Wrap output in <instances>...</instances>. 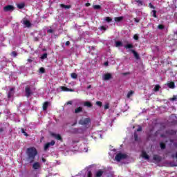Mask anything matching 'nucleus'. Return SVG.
<instances>
[{
  "label": "nucleus",
  "instance_id": "f257e3e1",
  "mask_svg": "<svg viewBox=\"0 0 177 177\" xmlns=\"http://www.w3.org/2000/svg\"><path fill=\"white\" fill-rule=\"evenodd\" d=\"M26 161L29 162V164H32V162H34V160H35V157L37 156V154H38V151H37V149L34 147L28 148L26 150Z\"/></svg>",
  "mask_w": 177,
  "mask_h": 177
},
{
  "label": "nucleus",
  "instance_id": "f03ea898",
  "mask_svg": "<svg viewBox=\"0 0 177 177\" xmlns=\"http://www.w3.org/2000/svg\"><path fill=\"white\" fill-rule=\"evenodd\" d=\"M126 158H128V155H127L126 153H118L115 158V160L118 161V162H120L121 160H125Z\"/></svg>",
  "mask_w": 177,
  "mask_h": 177
},
{
  "label": "nucleus",
  "instance_id": "7ed1b4c3",
  "mask_svg": "<svg viewBox=\"0 0 177 177\" xmlns=\"http://www.w3.org/2000/svg\"><path fill=\"white\" fill-rule=\"evenodd\" d=\"M91 118H89L81 119L79 121L80 125H83V126L88 125V124H91Z\"/></svg>",
  "mask_w": 177,
  "mask_h": 177
},
{
  "label": "nucleus",
  "instance_id": "20e7f679",
  "mask_svg": "<svg viewBox=\"0 0 177 177\" xmlns=\"http://www.w3.org/2000/svg\"><path fill=\"white\" fill-rule=\"evenodd\" d=\"M21 23L25 26V27H27L28 28H30V27L32 26L31 22H30L27 18H24L21 21Z\"/></svg>",
  "mask_w": 177,
  "mask_h": 177
},
{
  "label": "nucleus",
  "instance_id": "39448f33",
  "mask_svg": "<svg viewBox=\"0 0 177 177\" xmlns=\"http://www.w3.org/2000/svg\"><path fill=\"white\" fill-rule=\"evenodd\" d=\"M4 12H13L15 10V7L13 6H6L3 8Z\"/></svg>",
  "mask_w": 177,
  "mask_h": 177
},
{
  "label": "nucleus",
  "instance_id": "423d86ee",
  "mask_svg": "<svg viewBox=\"0 0 177 177\" xmlns=\"http://www.w3.org/2000/svg\"><path fill=\"white\" fill-rule=\"evenodd\" d=\"M25 92H26V96L27 97H30V96H31V95H32V92H31V88L30 86L26 87Z\"/></svg>",
  "mask_w": 177,
  "mask_h": 177
},
{
  "label": "nucleus",
  "instance_id": "0eeeda50",
  "mask_svg": "<svg viewBox=\"0 0 177 177\" xmlns=\"http://www.w3.org/2000/svg\"><path fill=\"white\" fill-rule=\"evenodd\" d=\"M55 140H52L50 142H48L47 144H46L44 146L45 151H46V150H48V149H49L50 146H55Z\"/></svg>",
  "mask_w": 177,
  "mask_h": 177
},
{
  "label": "nucleus",
  "instance_id": "6e6552de",
  "mask_svg": "<svg viewBox=\"0 0 177 177\" xmlns=\"http://www.w3.org/2000/svg\"><path fill=\"white\" fill-rule=\"evenodd\" d=\"M169 122L171 124H176L177 117L175 115H171L169 119Z\"/></svg>",
  "mask_w": 177,
  "mask_h": 177
},
{
  "label": "nucleus",
  "instance_id": "1a4fd4ad",
  "mask_svg": "<svg viewBox=\"0 0 177 177\" xmlns=\"http://www.w3.org/2000/svg\"><path fill=\"white\" fill-rule=\"evenodd\" d=\"M111 78H112V76L110 73H106L102 77V80L104 81H109V80H111Z\"/></svg>",
  "mask_w": 177,
  "mask_h": 177
},
{
  "label": "nucleus",
  "instance_id": "9d476101",
  "mask_svg": "<svg viewBox=\"0 0 177 177\" xmlns=\"http://www.w3.org/2000/svg\"><path fill=\"white\" fill-rule=\"evenodd\" d=\"M165 86L170 88V89H174L175 88V83L174 82H168Z\"/></svg>",
  "mask_w": 177,
  "mask_h": 177
},
{
  "label": "nucleus",
  "instance_id": "9b49d317",
  "mask_svg": "<svg viewBox=\"0 0 177 177\" xmlns=\"http://www.w3.org/2000/svg\"><path fill=\"white\" fill-rule=\"evenodd\" d=\"M32 168L33 169H39V168H41V163L39 162H35L32 165Z\"/></svg>",
  "mask_w": 177,
  "mask_h": 177
},
{
  "label": "nucleus",
  "instance_id": "f8f14e48",
  "mask_svg": "<svg viewBox=\"0 0 177 177\" xmlns=\"http://www.w3.org/2000/svg\"><path fill=\"white\" fill-rule=\"evenodd\" d=\"M81 131H83L82 128H75L73 129V133H82Z\"/></svg>",
  "mask_w": 177,
  "mask_h": 177
},
{
  "label": "nucleus",
  "instance_id": "ddd939ff",
  "mask_svg": "<svg viewBox=\"0 0 177 177\" xmlns=\"http://www.w3.org/2000/svg\"><path fill=\"white\" fill-rule=\"evenodd\" d=\"M61 89H62V91H64L65 92H74V89L68 88L65 86H61Z\"/></svg>",
  "mask_w": 177,
  "mask_h": 177
},
{
  "label": "nucleus",
  "instance_id": "4468645a",
  "mask_svg": "<svg viewBox=\"0 0 177 177\" xmlns=\"http://www.w3.org/2000/svg\"><path fill=\"white\" fill-rule=\"evenodd\" d=\"M51 135L55 138L57 140H62V136H60V134H56L55 133H52Z\"/></svg>",
  "mask_w": 177,
  "mask_h": 177
},
{
  "label": "nucleus",
  "instance_id": "2eb2a0df",
  "mask_svg": "<svg viewBox=\"0 0 177 177\" xmlns=\"http://www.w3.org/2000/svg\"><path fill=\"white\" fill-rule=\"evenodd\" d=\"M131 52H132L136 60H139V59H140V57H139V54H138L136 51H135V50H131Z\"/></svg>",
  "mask_w": 177,
  "mask_h": 177
},
{
  "label": "nucleus",
  "instance_id": "dca6fc26",
  "mask_svg": "<svg viewBox=\"0 0 177 177\" xmlns=\"http://www.w3.org/2000/svg\"><path fill=\"white\" fill-rule=\"evenodd\" d=\"M15 91V88H10V92L8 94V99H10V97L13 96V94L15 93V91Z\"/></svg>",
  "mask_w": 177,
  "mask_h": 177
},
{
  "label": "nucleus",
  "instance_id": "f3484780",
  "mask_svg": "<svg viewBox=\"0 0 177 177\" xmlns=\"http://www.w3.org/2000/svg\"><path fill=\"white\" fill-rule=\"evenodd\" d=\"M49 106V102H46L44 103L43 104V110L45 111L48 109V107Z\"/></svg>",
  "mask_w": 177,
  "mask_h": 177
},
{
  "label": "nucleus",
  "instance_id": "a211bd4d",
  "mask_svg": "<svg viewBox=\"0 0 177 177\" xmlns=\"http://www.w3.org/2000/svg\"><path fill=\"white\" fill-rule=\"evenodd\" d=\"M142 158H145V160H149L150 157L149 156V155H147V153L142 151Z\"/></svg>",
  "mask_w": 177,
  "mask_h": 177
},
{
  "label": "nucleus",
  "instance_id": "6ab92c4d",
  "mask_svg": "<svg viewBox=\"0 0 177 177\" xmlns=\"http://www.w3.org/2000/svg\"><path fill=\"white\" fill-rule=\"evenodd\" d=\"M153 159L155 161H161V157H160V156H158V155H154L153 157Z\"/></svg>",
  "mask_w": 177,
  "mask_h": 177
},
{
  "label": "nucleus",
  "instance_id": "aec40b11",
  "mask_svg": "<svg viewBox=\"0 0 177 177\" xmlns=\"http://www.w3.org/2000/svg\"><path fill=\"white\" fill-rule=\"evenodd\" d=\"M102 175H103V171H102V170L97 171L95 174L96 177H100V176H102Z\"/></svg>",
  "mask_w": 177,
  "mask_h": 177
},
{
  "label": "nucleus",
  "instance_id": "412c9836",
  "mask_svg": "<svg viewBox=\"0 0 177 177\" xmlns=\"http://www.w3.org/2000/svg\"><path fill=\"white\" fill-rule=\"evenodd\" d=\"M84 106L86 107H92V103H91L89 101H86L84 104Z\"/></svg>",
  "mask_w": 177,
  "mask_h": 177
},
{
  "label": "nucleus",
  "instance_id": "4be33fe9",
  "mask_svg": "<svg viewBox=\"0 0 177 177\" xmlns=\"http://www.w3.org/2000/svg\"><path fill=\"white\" fill-rule=\"evenodd\" d=\"M17 6L18 9H23L24 6H26V5L24 4V3H18Z\"/></svg>",
  "mask_w": 177,
  "mask_h": 177
},
{
  "label": "nucleus",
  "instance_id": "5701e85b",
  "mask_svg": "<svg viewBox=\"0 0 177 177\" xmlns=\"http://www.w3.org/2000/svg\"><path fill=\"white\" fill-rule=\"evenodd\" d=\"M93 8L95 10H100V9H102V6H100V5H94Z\"/></svg>",
  "mask_w": 177,
  "mask_h": 177
},
{
  "label": "nucleus",
  "instance_id": "b1692460",
  "mask_svg": "<svg viewBox=\"0 0 177 177\" xmlns=\"http://www.w3.org/2000/svg\"><path fill=\"white\" fill-rule=\"evenodd\" d=\"M81 111H82V107H81V106L77 108V109L75 110V113L76 114H78V113H81Z\"/></svg>",
  "mask_w": 177,
  "mask_h": 177
},
{
  "label": "nucleus",
  "instance_id": "393cba45",
  "mask_svg": "<svg viewBox=\"0 0 177 177\" xmlns=\"http://www.w3.org/2000/svg\"><path fill=\"white\" fill-rule=\"evenodd\" d=\"M167 133H169V135H176V131L174 130H169L167 131Z\"/></svg>",
  "mask_w": 177,
  "mask_h": 177
},
{
  "label": "nucleus",
  "instance_id": "a878e982",
  "mask_svg": "<svg viewBox=\"0 0 177 177\" xmlns=\"http://www.w3.org/2000/svg\"><path fill=\"white\" fill-rule=\"evenodd\" d=\"M61 8H64V9H70L71 8V6L68 5H64V4H61L60 5Z\"/></svg>",
  "mask_w": 177,
  "mask_h": 177
},
{
  "label": "nucleus",
  "instance_id": "bb28decb",
  "mask_svg": "<svg viewBox=\"0 0 177 177\" xmlns=\"http://www.w3.org/2000/svg\"><path fill=\"white\" fill-rule=\"evenodd\" d=\"M77 77H78V75H77V73H71V78H73L74 80H77Z\"/></svg>",
  "mask_w": 177,
  "mask_h": 177
},
{
  "label": "nucleus",
  "instance_id": "cd10ccee",
  "mask_svg": "<svg viewBox=\"0 0 177 177\" xmlns=\"http://www.w3.org/2000/svg\"><path fill=\"white\" fill-rule=\"evenodd\" d=\"M124 48L126 49H132L133 48V45H132V44H127V45L124 46Z\"/></svg>",
  "mask_w": 177,
  "mask_h": 177
},
{
  "label": "nucleus",
  "instance_id": "c85d7f7f",
  "mask_svg": "<svg viewBox=\"0 0 177 177\" xmlns=\"http://www.w3.org/2000/svg\"><path fill=\"white\" fill-rule=\"evenodd\" d=\"M172 9H176V0H173V4L171 5Z\"/></svg>",
  "mask_w": 177,
  "mask_h": 177
},
{
  "label": "nucleus",
  "instance_id": "c756f323",
  "mask_svg": "<svg viewBox=\"0 0 177 177\" xmlns=\"http://www.w3.org/2000/svg\"><path fill=\"white\" fill-rule=\"evenodd\" d=\"M116 48H119V46H122V42L121 41H115Z\"/></svg>",
  "mask_w": 177,
  "mask_h": 177
},
{
  "label": "nucleus",
  "instance_id": "7c9ffc66",
  "mask_svg": "<svg viewBox=\"0 0 177 177\" xmlns=\"http://www.w3.org/2000/svg\"><path fill=\"white\" fill-rule=\"evenodd\" d=\"M160 88H161V86H160V85H156V86H155L153 91L155 92H158V91H160Z\"/></svg>",
  "mask_w": 177,
  "mask_h": 177
},
{
  "label": "nucleus",
  "instance_id": "2f4dec72",
  "mask_svg": "<svg viewBox=\"0 0 177 177\" xmlns=\"http://www.w3.org/2000/svg\"><path fill=\"white\" fill-rule=\"evenodd\" d=\"M48 57V53H44L41 55V60H44Z\"/></svg>",
  "mask_w": 177,
  "mask_h": 177
},
{
  "label": "nucleus",
  "instance_id": "473e14b6",
  "mask_svg": "<svg viewBox=\"0 0 177 177\" xmlns=\"http://www.w3.org/2000/svg\"><path fill=\"white\" fill-rule=\"evenodd\" d=\"M124 19V17H115V21H121Z\"/></svg>",
  "mask_w": 177,
  "mask_h": 177
},
{
  "label": "nucleus",
  "instance_id": "72a5a7b5",
  "mask_svg": "<svg viewBox=\"0 0 177 177\" xmlns=\"http://www.w3.org/2000/svg\"><path fill=\"white\" fill-rule=\"evenodd\" d=\"M132 95H133V91H131L130 92H129L127 94L128 99H129V97H131V96H132Z\"/></svg>",
  "mask_w": 177,
  "mask_h": 177
},
{
  "label": "nucleus",
  "instance_id": "f704fd0d",
  "mask_svg": "<svg viewBox=\"0 0 177 177\" xmlns=\"http://www.w3.org/2000/svg\"><path fill=\"white\" fill-rule=\"evenodd\" d=\"M134 140L136 142H138V133H136V132L134 133Z\"/></svg>",
  "mask_w": 177,
  "mask_h": 177
},
{
  "label": "nucleus",
  "instance_id": "c9c22d12",
  "mask_svg": "<svg viewBox=\"0 0 177 177\" xmlns=\"http://www.w3.org/2000/svg\"><path fill=\"white\" fill-rule=\"evenodd\" d=\"M166 146H165V144L163 143V142H161L160 143V148L164 150V149H165Z\"/></svg>",
  "mask_w": 177,
  "mask_h": 177
},
{
  "label": "nucleus",
  "instance_id": "e433bc0d",
  "mask_svg": "<svg viewBox=\"0 0 177 177\" xmlns=\"http://www.w3.org/2000/svg\"><path fill=\"white\" fill-rule=\"evenodd\" d=\"M96 104H97V106H99V107H102V103L100 101H97Z\"/></svg>",
  "mask_w": 177,
  "mask_h": 177
},
{
  "label": "nucleus",
  "instance_id": "4c0bfd02",
  "mask_svg": "<svg viewBox=\"0 0 177 177\" xmlns=\"http://www.w3.org/2000/svg\"><path fill=\"white\" fill-rule=\"evenodd\" d=\"M152 12L153 13V17H157V11L156 10H152Z\"/></svg>",
  "mask_w": 177,
  "mask_h": 177
},
{
  "label": "nucleus",
  "instance_id": "58836bf2",
  "mask_svg": "<svg viewBox=\"0 0 177 177\" xmlns=\"http://www.w3.org/2000/svg\"><path fill=\"white\" fill-rule=\"evenodd\" d=\"M21 132L25 136H28V134L24 131V129H21Z\"/></svg>",
  "mask_w": 177,
  "mask_h": 177
},
{
  "label": "nucleus",
  "instance_id": "ea45409f",
  "mask_svg": "<svg viewBox=\"0 0 177 177\" xmlns=\"http://www.w3.org/2000/svg\"><path fill=\"white\" fill-rule=\"evenodd\" d=\"M39 72L41 73V74H44V73H45V68H39Z\"/></svg>",
  "mask_w": 177,
  "mask_h": 177
},
{
  "label": "nucleus",
  "instance_id": "a19ab883",
  "mask_svg": "<svg viewBox=\"0 0 177 177\" xmlns=\"http://www.w3.org/2000/svg\"><path fill=\"white\" fill-rule=\"evenodd\" d=\"M158 28L159 30H164V26L163 25H158Z\"/></svg>",
  "mask_w": 177,
  "mask_h": 177
},
{
  "label": "nucleus",
  "instance_id": "79ce46f5",
  "mask_svg": "<svg viewBox=\"0 0 177 177\" xmlns=\"http://www.w3.org/2000/svg\"><path fill=\"white\" fill-rule=\"evenodd\" d=\"M12 55L14 57H16V56H17V53H16V51H12Z\"/></svg>",
  "mask_w": 177,
  "mask_h": 177
},
{
  "label": "nucleus",
  "instance_id": "37998d69",
  "mask_svg": "<svg viewBox=\"0 0 177 177\" xmlns=\"http://www.w3.org/2000/svg\"><path fill=\"white\" fill-rule=\"evenodd\" d=\"M133 39L136 40V41H138L139 39V36H138V35H135L133 36Z\"/></svg>",
  "mask_w": 177,
  "mask_h": 177
},
{
  "label": "nucleus",
  "instance_id": "c03bdc74",
  "mask_svg": "<svg viewBox=\"0 0 177 177\" xmlns=\"http://www.w3.org/2000/svg\"><path fill=\"white\" fill-rule=\"evenodd\" d=\"M134 21H136V23H139L140 21V19H139V18H134Z\"/></svg>",
  "mask_w": 177,
  "mask_h": 177
},
{
  "label": "nucleus",
  "instance_id": "a18cd8bd",
  "mask_svg": "<svg viewBox=\"0 0 177 177\" xmlns=\"http://www.w3.org/2000/svg\"><path fill=\"white\" fill-rule=\"evenodd\" d=\"M109 104H106L104 105V109L105 110H107V109H109Z\"/></svg>",
  "mask_w": 177,
  "mask_h": 177
},
{
  "label": "nucleus",
  "instance_id": "49530a36",
  "mask_svg": "<svg viewBox=\"0 0 177 177\" xmlns=\"http://www.w3.org/2000/svg\"><path fill=\"white\" fill-rule=\"evenodd\" d=\"M129 74H131L130 72H127V73H122V75H129Z\"/></svg>",
  "mask_w": 177,
  "mask_h": 177
},
{
  "label": "nucleus",
  "instance_id": "de8ad7c7",
  "mask_svg": "<svg viewBox=\"0 0 177 177\" xmlns=\"http://www.w3.org/2000/svg\"><path fill=\"white\" fill-rule=\"evenodd\" d=\"M149 8H151V9H156V7H154V6L151 4V3H149Z\"/></svg>",
  "mask_w": 177,
  "mask_h": 177
},
{
  "label": "nucleus",
  "instance_id": "09e8293b",
  "mask_svg": "<svg viewBox=\"0 0 177 177\" xmlns=\"http://www.w3.org/2000/svg\"><path fill=\"white\" fill-rule=\"evenodd\" d=\"M141 131H142V127L139 126L137 129V132H141Z\"/></svg>",
  "mask_w": 177,
  "mask_h": 177
},
{
  "label": "nucleus",
  "instance_id": "8fccbe9b",
  "mask_svg": "<svg viewBox=\"0 0 177 177\" xmlns=\"http://www.w3.org/2000/svg\"><path fill=\"white\" fill-rule=\"evenodd\" d=\"M177 97L176 96H174V97L170 98V100H171L172 102H174V100H176Z\"/></svg>",
  "mask_w": 177,
  "mask_h": 177
},
{
  "label": "nucleus",
  "instance_id": "3c124183",
  "mask_svg": "<svg viewBox=\"0 0 177 177\" xmlns=\"http://www.w3.org/2000/svg\"><path fill=\"white\" fill-rule=\"evenodd\" d=\"M106 21H108V23H110V21H111V19H110V17H106Z\"/></svg>",
  "mask_w": 177,
  "mask_h": 177
},
{
  "label": "nucleus",
  "instance_id": "603ef678",
  "mask_svg": "<svg viewBox=\"0 0 177 177\" xmlns=\"http://www.w3.org/2000/svg\"><path fill=\"white\" fill-rule=\"evenodd\" d=\"M100 30H104V31H106V30H107V28L104 26H101Z\"/></svg>",
  "mask_w": 177,
  "mask_h": 177
},
{
  "label": "nucleus",
  "instance_id": "864d4df0",
  "mask_svg": "<svg viewBox=\"0 0 177 177\" xmlns=\"http://www.w3.org/2000/svg\"><path fill=\"white\" fill-rule=\"evenodd\" d=\"M47 32H49L50 34H52V33H53V30L49 29V30H47Z\"/></svg>",
  "mask_w": 177,
  "mask_h": 177
},
{
  "label": "nucleus",
  "instance_id": "5fc2aeb1",
  "mask_svg": "<svg viewBox=\"0 0 177 177\" xmlns=\"http://www.w3.org/2000/svg\"><path fill=\"white\" fill-rule=\"evenodd\" d=\"M85 6H87V7H88V6H91V3H86L85 4Z\"/></svg>",
  "mask_w": 177,
  "mask_h": 177
},
{
  "label": "nucleus",
  "instance_id": "6e6d98bb",
  "mask_svg": "<svg viewBox=\"0 0 177 177\" xmlns=\"http://www.w3.org/2000/svg\"><path fill=\"white\" fill-rule=\"evenodd\" d=\"M66 46H68V45H70V41H66Z\"/></svg>",
  "mask_w": 177,
  "mask_h": 177
},
{
  "label": "nucleus",
  "instance_id": "4d7b16f0",
  "mask_svg": "<svg viewBox=\"0 0 177 177\" xmlns=\"http://www.w3.org/2000/svg\"><path fill=\"white\" fill-rule=\"evenodd\" d=\"M137 2H138V3H140V5H142V1H140V0H138Z\"/></svg>",
  "mask_w": 177,
  "mask_h": 177
},
{
  "label": "nucleus",
  "instance_id": "13d9d810",
  "mask_svg": "<svg viewBox=\"0 0 177 177\" xmlns=\"http://www.w3.org/2000/svg\"><path fill=\"white\" fill-rule=\"evenodd\" d=\"M104 64V66H109V62H105Z\"/></svg>",
  "mask_w": 177,
  "mask_h": 177
},
{
  "label": "nucleus",
  "instance_id": "bf43d9fd",
  "mask_svg": "<svg viewBox=\"0 0 177 177\" xmlns=\"http://www.w3.org/2000/svg\"><path fill=\"white\" fill-rule=\"evenodd\" d=\"M91 88H92V86H91V85H89V86L87 87V89H91Z\"/></svg>",
  "mask_w": 177,
  "mask_h": 177
},
{
  "label": "nucleus",
  "instance_id": "052dcab7",
  "mask_svg": "<svg viewBox=\"0 0 177 177\" xmlns=\"http://www.w3.org/2000/svg\"><path fill=\"white\" fill-rule=\"evenodd\" d=\"M28 62L29 63H31V62H32V59H28Z\"/></svg>",
  "mask_w": 177,
  "mask_h": 177
},
{
  "label": "nucleus",
  "instance_id": "680f3d73",
  "mask_svg": "<svg viewBox=\"0 0 177 177\" xmlns=\"http://www.w3.org/2000/svg\"><path fill=\"white\" fill-rule=\"evenodd\" d=\"M0 132H3V128H0Z\"/></svg>",
  "mask_w": 177,
  "mask_h": 177
},
{
  "label": "nucleus",
  "instance_id": "e2e57ef3",
  "mask_svg": "<svg viewBox=\"0 0 177 177\" xmlns=\"http://www.w3.org/2000/svg\"><path fill=\"white\" fill-rule=\"evenodd\" d=\"M35 41H39L38 37H35Z\"/></svg>",
  "mask_w": 177,
  "mask_h": 177
},
{
  "label": "nucleus",
  "instance_id": "0e129e2a",
  "mask_svg": "<svg viewBox=\"0 0 177 177\" xmlns=\"http://www.w3.org/2000/svg\"><path fill=\"white\" fill-rule=\"evenodd\" d=\"M91 49H93V50H95V47L94 46H91Z\"/></svg>",
  "mask_w": 177,
  "mask_h": 177
},
{
  "label": "nucleus",
  "instance_id": "69168bd1",
  "mask_svg": "<svg viewBox=\"0 0 177 177\" xmlns=\"http://www.w3.org/2000/svg\"><path fill=\"white\" fill-rule=\"evenodd\" d=\"M84 150H86V153L88 152V148H84Z\"/></svg>",
  "mask_w": 177,
  "mask_h": 177
},
{
  "label": "nucleus",
  "instance_id": "338daca9",
  "mask_svg": "<svg viewBox=\"0 0 177 177\" xmlns=\"http://www.w3.org/2000/svg\"><path fill=\"white\" fill-rule=\"evenodd\" d=\"M176 164H174V165H171V167H176Z\"/></svg>",
  "mask_w": 177,
  "mask_h": 177
},
{
  "label": "nucleus",
  "instance_id": "774afa93",
  "mask_svg": "<svg viewBox=\"0 0 177 177\" xmlns=\"http://www.w3.org/2000/svg\"><path fill=\"white\" fill-rule=\"evenodd\" d=\"M175 157L177 158V153H176Z\"/></svg>",
  "mask_w": 177,
  "mask_h": 177
}]
</instances>
